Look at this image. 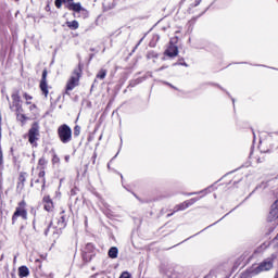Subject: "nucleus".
Returning a JSON list of instances; mask_svg holds the SVG:
<instances>
[{
	"label": "nucleus",
	"instance_id": "1",
	"mask_svg": "<svg viewBox=\"0 0 278 278\" xmlns=\"http://www.w3.org/2000/svg\"><path fill=\"white\" fill-rule=\"evenodd\" d=\"M274 264H275V255L264 260L260 264L252 265L247 270V273H248L249 277H255V275H260V273H266L268 270H273Z\"/></svg>",
	"mask_w": 278,
	"mask_h": 278
},
{
	"label": "nucleus",
	"instance_id": "2",
	"mask_svg": "<svg viewBox=\"0 0 278 278\" xmlns=\"http://www.w3.org/2000/svg\"><path fill=\"white\" fill-rule=\"evenodd\" d=\"M58 136L63 144H68L73 140V130L68 125L63 124L58 128Z\"/></svg>",
	"mask_w": 278,
	"mask_h": 278
},
{
	"label": "nucleus",
	"instance_id": "3",
	"mask_svg": "<svg viewBox=\"0 0 278 278\" xmlns=\"http://www.w3.org/2000/svg\"><path fill=\"white\" fill-rule=\"evenodd\" d=\"M80 78H81V68L74 70L72 76L67 80L66 92H71V90H75V88L79 86Z\"/></svg>",
	"mask_w": 278,
	"mask_h": 278
},
{
	"label": "nucleus",
	"instance_id": "4",
	"mask_svg": "<svg viewBox=\"0 0 278 278\" xmlns=\"http://www.w3.org/2000/svg\"><path fill=\"white\" fill-rule=\"evenodd\" d=\"M38 138H40V125L35 122L28 130V142H30L33 147H37L36 141Z\"/></svg>",
	"mask_w": 278,
	"mask_h": 278
},
{
	"label": "nucleus",
	"instance_id": "5",
	"mask_svg": "<svg viewBox=\"0 0 278 278\" xmlns=\"http://www.w3.org/2000/svg\"><path fill=\"white\" fill-rule=\"evenodd\" d=\"M18 218H23V220H27V210L25 208V202H20L18 206L15 208V212L12 216V224L16 223Z\"/></svg>",
	"mask_w": 278,
	"mask_h": 278
},
{
	"label": "nucleus",
	"instance_id": "6",
	"mask_svg": "<svg viewBox=\"0 0 278 278\" xmlns=\"http://www.w3.org/2000/svg\"><path fill=\"white\" fill-rule=\"evenodd\" d=\"M11 99L12 102L9 103L10 110H12V112H21V94L18 90L12 92Z\"/></svg>",
	"mask_w": 278,
	"mask_h": 278
},
{
	"label": "nucleus",
	"instance_id": "7",
	"mask_svg": "<svg viewBox=\"0 0 278 278\" xmlns=\"http://www.w3.org/2000/svg\"><path fill=\"white\" fill-rule=\"evenodd\" d=\"M64 227H66V224H64V216H62L56 227H54L53 224H50L48 226V229L45 231V236H49V233H52V236H55L60 233V231L64 229Z\"/></svg>",
	"mask_w": 278,
	"mask_h": 278
},
{
	"label": "nucleus",
	"instance_id": "8",
	"mask_svg": "<svg viewBox=\"0 0 278 278\" xmlns=\"http://www.w3.org/2000/svg\"><path fill=\"white\" fill-rule=\"evenodd\" d=\"M68 10H72L73 12H80L84 16V18H88V10H86L84 7H81V3H75L72 2L67 5Z\"/></svg>",
	"mask_w": 278,
	"mask_h": 278
},
{
	"label": "nucleus",
	"instance_id": "9",
	"mask_svg": "<svg viewBox=\"0 0 278 278\" xmlns=\"http://www.w3.org/2000/svg\"><path fill=\"white\" fill-rule=\"evenodd\" d=\"M40 90L45 94V97H48L49 94V85L47 84V70H43L42 72V78L40 81Z\"/></svg>",
	"mask_w": 278,
	"mask_h": 278
},
{
	"label": "nucleus",
	"instance_id": "10",
	"mask_svg": "<svg viewBox=\"0 0 278 278\" xmlns=\"http://www.w3.org/2000/svg\"><path fill=\"white\" fill-rule=\"evenodd\" d=\"M43 207L46 212H53V200L49 195L43 197Z\"/></svg>",
	"mask_w": 278,
	"mask_h": 278
},
{
	"label": "nucleus",
	"instance_id": "11",
	"mask_svg": "<svg viewBox=\"0 0 278 278\" xmlns=\"http://www.w3.org/2000/svg\"><path fill=\"white\" fill-rule=\"evenodd\" d=\"M278 218V200L271 205L269 212V220H277Z\"/></svg>",
	"mask_w": 278,
	"mask_h": 278
},
{
	"label": "nucleus",
	"instance_id": "12",
	"mask_svg": "<svg viewBox=\"0 0 278 278\" xmlns=\"http://www.w3.org/2000/svg\"><path fill=\"white\" fill-rule=\"evenodd\" d=\"M165 53L166 55H168V58H177L179 50L177 49L176 46H170L169 48H167Z\"/></svg>",
	"mask_w": 278,
	"mask_h": 278
},
{
	"label": "nucleus",
	"instance_id": "13",
	"mask_svg": "<svg viewBox=\"0 0 278 278\" xmlns=\"http://www.w3.org/2000/svg\"><path fill=\"white\" fill-rule=\"evenodd\" d=\"M109 257H111L112 260H116V257H118V248L113 247L109 250Z\"/></svg>",
	"mask_w": 278,
	"mask_h": 278
},
{
	"label": "nucleus",
	"instance_id": "14",
	"mask_svg": "<svg viewBox=\"0 0 278 278\" xmlns=\"http://www.w3.org/2000/svg\"><path fill=\"white\" fill-rule=\"evenodd\" d=\"M18 275H20V277H28L29 276V268H27V266H21L18 268Z\"/></svg>",
	"mask_w": 278,
	"mask_h": 278
},
{
	"label": "nucleus",
	"instance_id": "15",
	"mask_svg": "<svg viewBox=\"0 0 278 278\" xmlns=\"http://www.w3.org/2000/svg\"><path fill=\"white\" fill-rule=\"evenodd\" d=\"M67 27H70V29H79V22L77 21H72V22H66Z\"/></svg>",
	"mask_w": 278,
	"mask_h": 278
},
{
	"label": "nucleus",
	"instance_id": "16",
	"mask_svg": "<svg viewBox=\"0 0 278 278\" xmlns=\"http://www.w3.org/2000/svg\"><path fill=\"white\" fill-rule=\"evenodd\" d=\"M105 75H108V71L100 70V72L97 74L98 79H105Z\"/></svg>",
	"mask_w": 278,
	"mask_h": 278
},
{
	"label": "nucleus",
	"instance_id": "17",
	"mask_svg": "<svg viewBox=\"0 0 278 278\" xmlns=\"http://www.w3.org/2000/svg\"><path fill=\"white\" fill-rule=\"evenodd\" d=\"M24 99L26 101V105H31V99H34V97L27 94V93H24Z\"/></svg>",
	"mask_w": 278,
	"mask_h": 278
},
{
	"label": "nucleus",
	"instance_id": "18",
	"mask_svg": "<svg viewBox=\"0 0 278 278\" xmlns=\"http://www.w3.org/2000/svg\"><path fill=\"white\" fill-rule=\"evenodd\" d=\"M192 203H194V200H191V203L190 202H185L184 204H181L179 206L178 210H186V207H189V205H192Z\"/></svg>",
	"mask_w": 278,
	"mask_h": 278
},
{
	"label": "nucleus",
	"instance_id": "19",
	"mask_svg": "<svg viewBox=\"0 0 278 278\" xmlns=\"http://www.w3.org/2000/svg\"><path fill=\"white\" fill-rule=\"evenodd\" d=\"M62 3H66V0H55L54 2L55 8L58 9L62 8Z\"/></svg>",
	"mask_w": 278,
	"mask_h": 278
},
{
	"label": "nucleus",
	"instance_id": "20",
	"mask_svg": "<svg viewBox=\"0 0 278 278\" xmlns=\"http://www.w3.org/2000/svg\"><path fill=\"white\" fill-rule=\"evenodd\" d=\"M79 134H81V127L75 126L74 127V136H79Z\"/></svg>",
	"mask_w": 278,
	"mask_h": 278
},
{
	"label": "nucleus",
	"instance_id": "21",
	"mask_svg": "<svg viewBox=\"0 0 278 278\" xmlns=\"http://www.w3.org/2000/svg\"><path fill=\"white\" fill-rule=\"evenodd\" d=\"M52 163L53 164H60V157L56 154L53 155Z\"/></svg>",
	"mask_w": 278,
	"mask_h": 278
},
{
	"label": "nucleus",
	"instance_id": "22",
	"mask_svg": "<svg viewBox=\"0 0 278 278\" xmlns=\"http://www.w3.org/2000/svg\"><path fill=\"white\" fill-rule=\"evenodd\" d=\"M119 278H131V274H129L128 271H124V273H122Z\"/></svg>",
	"mask_w": 278,
	"mask_h": 278
},
{
	"label": "nucleus",
	"instance_id": "23",
	"mask_svg": "<svg viewBox=\"0 0 278 278\" xmlns=\"http://www.w3.org/2000/svg\"><path fill=\"white\" fill-rule=\"evenodd\" d=\"M39 177H41L42 181H45V170H41V172L39 173Z\"/></svg>",
	"mask_w": 278,
	"mask_h": 278
},
{
	"label": "nucleus",
	"instance_id": "24",
	"mask_svg": "<svg viewBox=\"0 0 278 278\" xmlns=\"http://www.w3.org/2000/svg\"><path fill=\"white\" fill-rule=\"evenodd\" d=\"M18 179H20V181H22V184H23V182L25 181V175L21 174Z\"/></svg>",
	"mask_w": 278,
	"mask_h": 278
},
{
	"label": "nucleus",
	"instance_id": "25",
	"mask_svg": "<svg viewBox=\"0 0 278 278\" xmlns=\"http://www.w3.org/2000/svg\"><path fill=\"white\" fill-rule=\"evenodd\" d=\"M29 110H30V112H34V110H36V104H31V105L29 106Z\"/></svg>",
	"mask_w": 278,
	"mask_h": 278
},
{
	"label": "nucleus",
	"instance_id": "26",
	"mask_svg": "<svg viewBox=\"0 0 278 278\" xmlns=\"http://www.w3.org/2000/svg\"><path fill=\"white\" fill-rule=\"evenodd\" d=\"M1 162H3V154L0 151V164H1Z\"/></svg>",
	"mask_w": 278,
	"mask_h": 278
},
{
	"label": "nucleus",
	"instance_id": "27",
	"mask_svg": "<svg viewBox=\"0 0 278 278\" xmlns=\"http://www.w3.org/2000/svg\"><path fill=\"white\" fill-rule=\"evenodd\" d=\"M66 1H67L68 3L73 2V0H65V3H66Z\"/></svg>",
	"mask_w": 278,
	"mask_h": 278
},
{
	"label": "nucleus",
	"instance_id": "28",
	"mask_svg": "<svg viewBox=\"0 0 278 278\" xmlns=\"http://www.w3.org/2000/svg\"><path fill=\"white\" fill-rule=\"evenodd\" d=\"M7 101H10V97L9 96H7Z\"/></svg>",
	"mask_w": 278,
	"mask_h": 278
},
{
	"label": "nucleus",
	"instance_id": "29",
	"mask_svg": "<svg viewBox=\"0 0 278 278\" xmlns=\"http://www.w3.org/2000/svg\"><path fill=\"white\" fill-rule=\"evenodd\" d=\"M66 162H68V156H65Z\"/></svg>",
	"mask_w": 278,
	"mask_h": 278
}]
</instances>
